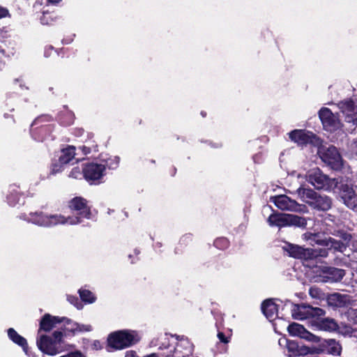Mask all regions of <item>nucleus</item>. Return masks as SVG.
I'll return each instance as SVG.
<instances>
[{"mask_svg":"<svg viewBox=\"0 0 357 357\" xmlns=\"http://www.w3.org/2000/svg\"><path fill=\"white\" fill-rule=\"evenodd\" d=\"M69 208L76 212L77 216L64 217L60 214H45L43 213H31L20 216L27 222L41 227H53L58 225H77L82 222L83 218L89 219L91 211L86 201L82 197H75L69 202Z\"/></svg>","mask_w":357,"mask_h":357,"instance_id":"f257e3e1","label":"nucleus"},{"mask_svg":"<svg viewBox=\"0 0 357 357\" xmlns=\"http://www.w3.org/2000/svg\"><path fill=\"white\" fill-rule=\"evenodd\" d=\"M141 336L136 331L121 330L111 333L107 338L108 346L115 350L130 347L139 342Z\"/></svg>","mask_w":357,"mask_h":357,"instance_id":"f03ea898","label":"nucleus"},{"mask_svg":"<svg viewBox=\"0 0 357 357\" xmlns=\"http://www.w3.org/2000/svg\"><path fill=\"white\" fill-rule=\"evenodd\" d=\"M312 273L315 275V282H336L340 281L345 275L342 269L328 267L320 264L312 267Z\"/></svg>","mask_w":357,"mask_h":357,"instance_id":"7ed1b4c3","label":"nucleus"},{"mask_svg":"<svg viewBox=\"0 0 357 357\" xmlns=\"http://www.w3.org/2000/svg\"><path fill=\"white\" fill-rule=\"evenodd\" d=\"M268 222L271 227L276 226L278 227L291 226L305 227L307 225L305 218L287 213H273L268 217Z\"/></svg>","mask_w":357,"mask_h":357,"instance_id":"20e7f679","label":"nucleus"},{"mask_svg":"<svg viewBox=\"0 0 357 357\" xmlns=\"http://www.w3.org/2000/svg\"><path fill=\"white\" fill-rule=\"evenodd\" d=\"M307 181L315 188L331 191L337 187L338 182L335 178H330L324 174L319 169H313L307 174Z\"/></svg>","mask_w":357,"mask_h":357,"instance_id":"39448f33","label":"nucleus"},{"mask_svg":"<svg viewBox=\"0 0 357 357\" xmlns=\"http://www.w3.org/2000/svg\"><path fill=\"white\" fill-rule=\"evenodd\" d=\"M271 201L282 211H288L299 213H308L307 207L298 203L296 200L291 199L285 195H278L271 197Z\"/></svg>","mask_w":357,"mask_h":357,"instance_id":"423d86ee","label":"nucleus"},{"mask_svg":"<svg viewBox=\"0 0 357 357\" xmlns=\"http://www.w3.org/2000/svg\"><path fill=\"white\" fill-rule=\"evenodd\" d=\"M317 153L321 160L332 169H339L341 168L342 159L336 147L322 146L318 148Z\"/></svg>","mask_w":357,"mask_h":357,"instance_id":"0eeeda50","label":"nucleus"},{"mask_svg":"<svg viewBox=\"0 0 357 357\" xmlns=\"http://www.w3.org/2000/svg\"><path fill=\"white\" fill-rule=\"evenodd\" d=\"M284 250L289 253V256L305 261L306 262L305 265L307 266H310L307 264L308 261L317 259L319 255L323 256V255L317 250L304 248L294 244H287L284 247Z\"/></svg>","mask_w":357,"mask_h":357,"instance_id":"6e6552de","label":"nucleus"},{"mask_svg":"<svg viewBox=\"0 0 357 357\" xmlns=\"http://www.w3.org/2000/svg\"><path fill=\"white\" fill-rule=\"evenodd\" d=\"M105 174V165L91 162L83 167V177L91 184H98Z\"/></svg>","mask_w":357,"mask_h":357,"instance_id":"1a4fd4ad","label":"nucleus"},{"mask_svg":"<svg viewBox=\"0 0 357 357\" xmlns=\"http://www.w3.org/2000/svg\"><path fill=\"white\" fill-rule=\"evenodd\" d=\"M343 203L353 211H357V192L351 184L340 183L337 187Z\"/></svg>","mask_w":357,"mask_h":357,"instance_id":"9d476101","label":"nucleus"},{"mask_svg":"<svg viewBox=\"0 0 357 357\" xmlns=\"http://www.w3.org/2000/svg\"><path fill=\"white\" fill-rule=\"evenodd\" d=\"M319 116L326 130L333 132L341 130L342 123L329 109L321 108L319 112Z\"/></svg>","mask_w":357,"mask_h":357,"instance_id":"9b49d317","label":"nucleus"},{"mask_svg":"<svg viewBox=\"0 0 357 357\" xmlns=\"http://www.w3.org/2000/svg\"><path fill=\"white\" fill-rule=\"evenodd\" d=\"M290 139L298 145L303 146L308 144L319 146V139L310 131L305 130H294L289 133Z\"/></svg>","mask_w":357,"mask_h":357,"instance_id":"f8f14e48","label":"nucleus"},{"mask_svg":"<svg viewBox=\"0 0 357 357\" xmlns=\"http://www.w3.org/2000/svg\"><path fill=\"white\" fill-rule=\"evenodd\" d=\"M324 314V311L319 307H312L305 305H294L291 310L294 319L303 320L310 317H320Z\"/></svg>","mask_w":357,"mask_h":357,"instance_id":"ddd939ff","label":"nucleus"},{"mask_svg":"<svg viewBox=\"0 0 357 357\" xmlns=\"http://www.w3.org/2000/svg\"><path fill=\"white\" fill-rule=\"evenodd\" d=\"M338 107L348 123L357 126V100H347L338 103Z\"/></svg>","mask_w":357,"mask_h":357,"instance_id":"4468645a","label":"nucleus"},{"mask_svg":"<svg viewBox=\"0 0 357 357\" xmlns=\"http://www.w3.org/2000/svg\"><path fill=\"white\" fill-rule=\"evenodd\" d=\"M36 343L38 349L49 356H55L62 351L59 345L52 337L47 335H40Z\"/></svg>","mask_w":357,"mask_h":357,"instance_id":"2eb2a0df","label":"nucleus"},{"mask_svg":"<svg viewBox=\"0 0 357 357\" xmlns=\"http://www.w3.org/2000/svg\"><path fill=\"white\" fill-rule=\"evenodd\" d=\"M287 330L292 336H298L302 339L313 342H318L319 341L318 337L306 331L305 328L299 324L293 323L289 324L287 327Z\"/></svg>","mask_w":357,"mask_h":357,"instance_id":"dca6fc26","label":"nucleus"},{"mask_svg":"<svg viewBox=\"0 0 357 357\" xmlns=\"http://www.w3.org/2000/svg\"><path fill=\"white\" fill-rule=\"evenodd\" d=\"M287 348L290 352H292V354H290L289 356H300V355H305L307 354H321L324 352V349L321 347H307L305 346H301L298 347V344L294 342H289L287 343Z\"/></svg>","mask_w":357,"mask_h":357,"instance_id":"f3484780","label":"nucleus"},{"mask_svg":"<svg viewBox=\"0 0 357 357\" xmlns=\"http://www.w3.org/2000/svg\"><path fill=\"white\" fill-rule=\"evenodd\" d=\"M66 317H54L50 314H45L40 322L39 331H50L59 323L66 322Z\"/></svg>","mask_w":357,"mask_h":357,"instance_id":"a211bd4d","label":"nucleus"},{"mask_svg":"<svg viewBox=\"0 0 357 357\" xmlns=\"http://www.w3.org/2000/svg\"><path fill=\"white\" fill-rule=\"evenodd\" d=\"M192 351V344L188 340L183 339L175 347L173 357H190Z\"/></svg>","mask_w":357,"mask_h":357,"instance_id":"6ab92c4d","label":"nucleus"},{"mask_svg":"<svg viewBox=\"0 0 357 357\" xmlns=\"http://www.w3.org/2000/svg\"><path fill=\"white\" fill-rule=\"evenodd\" d=\"M297 195L298 197L303 202H305L309 206H311L312 202L316 199L317 193L312 189L305 188L303 186L299 187L294 193Z\"/></svg>","mask_w":357,"mask_h":357,"instance_id":"aec40b11","label":"nucleus"},{"mask_svg":"<svg viewBox=\"0 0 357 357\" xmlns=\"http://www.w3.org/2000/svg\"><path fill=\"white\" fill-rule=\"evenodd\" d=\"M261 310L270 321L275 319L278 316V306L272 299H267L262 303Z\"/></svg>","mask_w":357,"mask_h":357,"instance_id":"412c9836","label":"nucleus"},{"mask_svg":"<svg viewBox=\"0 0 357 357\" xmlns=\"http://www.w3.org/2000/svg\"><path fill=\"white\" fill-rule=\"evenodd\" d=\"M332 206L331 199L325 195H318L312 202L311 207L319 211H328Z\"/></svg>","mask_w":357,"mask_h":357,"instance_id":"4be33fe9","label":"nucleus"},{"mask_svg":"<svg viewBox=\"0 0 357 357\" xmlns=\"http://www.w3.org/2000/svg\"><path fill=\"white\" fill-rule=\"evenodd\" d=\"M65 324L68 326L67 330L73 333L89 332L92 331V326L90 324L73 322L67 318L66 319Z\"/></svg>","mask_w":357,"mask_h":357,"instance_id":"5701e85b","label":"nucleus"},{"mask_svg":"<svg viewBox=\"0 0 357 357\" xmlns=\"http://www.w3.org/2000/svg\"><path fill=\"white\" fill-rule=\"evenodd\" d=\"M350 301L349 297L345 294H333L328 298V303L335 307H344Z\"/></svg>","mask_w":357,"mask_h":357,"instance_id":"b1692460","label":"nucleus"},{"mask_svg":"<svg viewBox=\"0 0 357 357\" xmlns=\"http://www.w3.org/2000/svg\"><path fill=\"white\" fill-rule=\"evenodd\" d=\"M325 350L327 348V353L332 355H340L341 351V347L338 342L333 339L324 340L323 343L319 347Z\"/></svg>","mask_w":357,"mask_h":357,"instance_id":"393cba45","label":"nucleus"},{"mask_svg":"<svg viewBox=\"0 0 357 357\" xmlns=\"http://www.w3.org/2000/svg\"><path fill=\"white\" fill-rule=\"evenodd\" d=\"M75 155V148L70 146L61 150L59 156V162L61 165H65L72 161Z\"/></svg>","mask_w":357,"mask_h":357,"instance_id":"a878e982","label":"nucleus"},{"mask_svg":"<svg viewBox=\"0 0 357 357\" xmlns=\"http://www.w3.org/2000/svg\"><path fill=\"white\" fill-rule=\"evenodd\" d=\"M8 335L9 338L15 344L21 346L24 351H26L27 347V342L25 338L19 335L13 328L8 330Z\"/></svg>","mask_w":357,"mask_h":357,"instance_id":"bb28decb","label":"nucleus"},{"mask_svg":"<svg viewBox=\"0 0 357 357\" xmlns=\"http://www.w3.org/2000/svg\"><path fill=\"white\" fill-rule=\"evenodd\" d=\"M79 294L82 301L86 303H93L96 301V298L93 293L86 289H79Z\"/></svg>","mask_w":357,"mask_h":357,"instance_id":"cd10ccee","label":"nucleus"},{"mask_svg":"<svg viewBox=\"0 0 357 357\" xmlns=\"http://www.w3.org/2000/svg\"><path fill=\"white\" fill-rule=\"evenodd\" d=\"M102 160L105 162V167L106 168V166L109 168L114 169L117 168L119 164V158L117 156H111L106 159H102Z\"/></svg>","mask_w":357,"mask_h":357,"instance_id":"c85d7f7f","label":"nucleus"},{"mask_svg":"<svg viewBox=\"0 0 357 357\" xmlns=\"http://www.w3.org/2000/svg\"><path fill=\"white\" fill-rule=\"evenodd\" d=\"M329 244L331 248H333L334 250L340 251L341 252H343L346 249V245L343 243L335 241V239L333 238H330L328 240L327 245L328 246Z\"/></svg>","mask_w":357,"mask_h":357,"instance_id":"c756f323","label":"nucleus"},{"mask_svg":"<svg viewBox=\"0 0 357 357\" xmlns=\"http://www.w3.org/2000/svg\"><path fill=\"white\" fill-rule=\"evenodd\" d=\"M322 328L326 331H334L337 328V324L333 319H326L322 322Z\"/></svg>","mask_w":357,"mask_h":357,"instance_id":"7c9ffc66","label":"nucleus"},{"mask_svg":"<svg viewBox=\"0 0 357 357\" xmlns=\"http://www.w3.org/2000/svg\"><path fill=\"white\" fill-rule=\"evenodd\" d=\"M68 301L75 306L78 310H81L83 307L82 303L79 301L78 298L74 296L68 295Z\"/></svg>","mask_w":357,"mask_h":357,"instance_id":"2f4dec72","label":"nucleus"},{"mask_svg":"<svg viewBox=\"0 0 357 357\" xmlns=\"http://www.w3.org/2000/svg\"><path fill=\"white\" fill-rule=\"evenodd\" d=\"M69 176L74 178H81L83 176V167L82 169L79 167H74L71 170Z\"/></svg>","mask_w":357,"mask_h":357,"instance_id":"473e14b6","label":"nucleus"},{"mask_svg":"<svg viewBox=\"0 0 357 357\" xmlns=\"http://www.w3.org/2000/svg\"><path fill=\"white\" fill-rule=\"evenodd\" d=\"M349 151L357 156V139H354L348 143L347 145Z\"/></svg>","mask_w":357,"mask_h":357,"instance_id":"72a5a7b5","label":"nucleus"},{"mask_svg":"<svg viewBox=\"0 0 357 357\" xmlns=\"http://www.w3.org/2000/svg\"><path fill=\"white\" fill-rule=\"evenodd\" d=\"M215 245L219 249H224L228 246V241L225 238H218L214 242Z\"/></svg>","mask_w":357,"mask_h":357,"instance_id":"f704fd0d","label":"nucleus"},{"mask_svg":"<svg viewBox=\"0 0 357 357\" xmlns=\"http://www.w3.org/2000/svg\"><path fill=\"white\" fill-rule=\"evenodd\" d=\"M341 332L344 334V335H349V336H356V335L355 334L356 333V331L354 330L351 326H343L341 328Z\"/></svg>","mask_w":357,"mask_h":357,"instance_id":"c9c22d12","label":"nucleus"},{"mask_svg":"<svg viewBox=\"0 0 357 357\" xmlns=\"http://www.w3.org/2000/svg\"><path fill=\"white\" fill-rule=\"evenodd\" d=\"M310 296L313 298H319L321 297V291L319 288L312 287L309 290Z\"/></svg>","mask_w":357,"mask_h":357,"instance_id":"e433bc0d","label":"nucleus"},{"mask_svg":"<svg viewBox=\"0 0 357 357\" xmlns=\"http://www.w3.org/2000/svg\"><path fill=\"white\" fill-rule=\"evenodd\" d=\"M348 317L350 321L357 324V309H351L348 312Z\"/></svg>","mask_w":357,"mask_h":357,"instance_id":"4c0bfd02","label":"nucleus"},{"mask_svg":"<svg viewBox=\"0 0 357 357\" xmlns=\"http://www.w3.org/2000/svg\"><path fill=\"white\" fill-rule=\"evenodd\" d=\"M20 199L19 194L16 193L14 196L10 195L8 196V202L10 205L14 206L15 205Z\"/></svg>","mask_w":357,"mask_h":357,"instance_id":"58836bf2","label":"nucleus"},{"mask_svg":"<svg viewBox=\"0 0 357 357\" xmlns=\"http://www.w3.org/2000/svg\"><path fill=\"white\" fill-rule=\"evenodd\" d=\"M63 333L61 331H54L53 333V338L52 340L56 342L57 344L59 345V344L61 342L62 337H63Z\"/></svg>","mask_w":357,"mask_h":357,"instance_id":"ea45409f","label":"nucleus"},{"mask_svg":"<svg viewBox=\"0 0 357 357\" xmlns=\"http://www.w3.org/2000/svg\"><path fill=\"white\" fill-rule=\"evenodd\" d=\"M49 15H50V13H48L46 11H43V16L40 18V21H41L42 24H48L52 21V19H51V20H49V18H50Z\"/></svg>","mask_w":357,"mask_h":357,"instance_id":"a19ab883","label":"nucleus"},{"mask_svg":"<svg viewBox=\"0 0 357 357\" xmlns=\"http://www.w3.org/2000/svg\"><path fill=\"white\" fill-rule=\"evenodd\" d=\"M60 357H84V356L79 351H74V352H70L66 355L61 356Z\"/></svg>","mask_w":357,"mask_h":357,"instance_id":"79ce46f5","label":"nucleus"},{"mask_svg":"<svg viewBox=\"0 0 357 357\" xmlns=\"http://www.w3.org/2000/svg\"><path fill=\"white\" fill-rule=\"evenodd\" d=\"M9 16L8 10L4 7L0 6V19Z\"/></svg>","mask_w":357,"mask_h":357,"instance_id":"37998d69","label":"nucleus"},{"mask_svg":"<svg viewBox=\"0 0 357 357\" xmlns=\"http://www.w3.org/2000/svg\"><path fill=\"white\" fill-rule=\"evenodd\" d=\"M218 337L222 342L227 343L229 342L228 339L225 336L223 333H218Z\"/></svg>","mask_w":357,"mask_h":357,"instance_id":"c03bdc74","label":"nucleus"},{"mask_svg":"<svg viewBox=\"0 0 357 357\" xmlns=\"http://www.w3.org/2000/svg\"><path fill=\"white\" fill-rule=\"evenodd\" d=\"M80 149H82V152L84 153V154L86 155L88 153H90V149L88 148V147H86V146H82V147H80Z\"/></svg>","mask_w":357,"mask_h":357,"instance_id":"a18cd8bd","label":"nucleus"},{"mask_svg":"<svg viewBox=\"0 0 357 357\" xmlns=\"http://www.w3.org/2000/svg\"><path fill=\"white\" fill-rule=\"evenodd\" d=\"M4 54H5L4 49L1 44V45H0V59L2 58V56L4 55Z\"/></svg>","mask_w":357,"mask_h":357,"instance_id":"49530a36","label":"nucleus"},{"mask_svg":"<svg viewBox=\"0 0 357 357\" xmlns=\"http://www.w3.org/2000/svg\"><path fill=\"white\" fill-rule=\"evenodd\" d=\"M61 0H47V3L51 4H57L59 3Z\"/></svg>","mask_w":357,"mask_h":357,"instance_id":"de8ad7c7","label":"nucleus"},{"mask_svg":"<svg viewBox=\"0 0 357 357\" xmlns=\"http://www.w3.org/2000/svg\"><path fill=\"white\" fill-rule=\"evenodd\" d=\"M13 192H15V194H14V195L11 194L13 196H14L16 193H17V194H18V192H15V190H13Z\"/></svg>","mask_w":357,"mask_h":357,"instance_id":"09e8293b","label":"nucleus"},{"mask_svg":"<svg viewBox=\"0 0 357 357\" xmlns=\"http://www.w3.org/2000/svg\"><path fill=\"white\" fill-rule=\"evenodd\" d=\"M303 236H304V238H307V234H304Z\"/></svg>","mask_w":357,"mask_h":357,"instance_id":"8fccbe9b","label":"nucleus"}]
</instances>
